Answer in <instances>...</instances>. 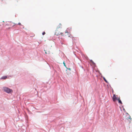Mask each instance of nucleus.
<instances>
[{
    "mask_svg": "<svg viewBox=\"0 0 132 132\" xmlns=\"http://www.w3.org/2000/svg\"><path fill=\"white\" fill-rule=\"evenodd\" d=\"M3 89L4 91L7 93H10L12 92V90L9 88L6 87H3Z\"/></svg>",
    "mask_w": 132,
    "mask_h": 132,
    "instance_id": "nucleus-1",
    "label": "nucleus"
},
{
    "mask_svg": "<svg viewBox=\"0 0 132 132\" xmlns=\"http://www.w3.org/2000/svg\"><path fill=\"white\" fill-rule=\"evenodd\" d=\"M68 31H69V29L68 28L65 31V33H68Z\"/></svg>",
    "mask_w": 132,
    "mask_h": 132,
    "instance_id": "nucleus-8",
    "label": "nucleus"
},
{
    "mask_svg": "<svg viewBox=\"0 0 132 132\" xmlns=\"http://www.w3.org/2000/svg\"><path fill=\"white\" fill-rule=\"evenodd\" d=\"M15 24L12 22H8L7 24H6V25L7 26H11L10 28H9V29H10V28L12 27H14V26H15Z\"/></svg>",
    "mask_w": 132,
    "mask_h": 132,
    "instance_id": "nucleus-2",
    "label": "nucleus"
},
{
    "mask_svg": "<svg viewBox=\"0 0 132 132\" xmlns=\"http://www.w3.org/2000/svg\"><path fill=\"white\" fill-rule=\"evenodd\" d=\"M55 34L56 36H58L60 34V32H59L57 30H56Z\"/></svg>",
    "mask_w": 132,
    "mask_h": 132,
    "instance_id": "nucleus-4",
    "label": "nucleus"
},
{
    "mask_svg": "<svg viewBox=\"0 0 132 132\" xmlns=\"http://www.w3.org/2000/svg\"><path fill=\"white\" fill-rule=\"evenodd\" d=\"M62 24L61 23H60L57 27V28L58 29L59 28H62Z\"/></svg>",
    "mask_w": 132,
    "mask_h": 132,
    "instance_id": "nucleus-6",
    "label": "nucleus"
},
{
    "mask_svg": "<svg viewBox=\"0 0 132 132\" xmlns=\"http://www.w3.org/2000/svg\"><path fill=\"white\" fill-rule=\"evenodd\" d=\"M120 97H119L118 98H117V100L118 101V102L119 103H120L121 104H122V103L121 100L120 99Z\"/></svg>",
    "mask_w": 132,
    "mask_h": 132,
    "instance_id": "nucleus-5",
    "label": "nucleus"
},
{
    "mask_svg": "<svg viewBox=\"0 0 132 132\" xmlns=\"http://www.w3.org/2000/svg\"><path fill=\"white\" fill-rule=\"evenodd\" d=\"M45 34V32H43V33H42V34H43V35H44Z\"/></svg>",
    "mask_w": 132,
    "mask_h": 132,
    "instance_id": "nucleus-11",
    "label": "nucleus"
},
{
    "mask_svg": "<svg viewBox=\"0 0 132 132\" xmlns=\"http://www.w3.org/2000/svg\"><path fill=\"white\" fill-rule=\"evenodd\" d=\"M90 61H91V62H92V63H94L92 61V60H90Z\"/></svg>",
    "mask_w": 132,
    "mask_h": 132,
    "instance_id": "nucleus-14",
    "label": "nucleus"
},
{
    "mask_svg": "<svg viewBox=\"0 0 132 132\" xmlns=\"http://www.w3.org/2000/svg\"><path fill=\"white\" fill-rule=\"evenodd\" d=\"M18 24L19 25H21V23H18Z\"/></svg>",
    "mask_w": 132,
    "mask_h": 132,
    "instance_id": "nucleus-12",
    "label": "nucleus"
},
{
    "mask_svg": "<svg viewBox=\"0 0 132 132\" xmlns=\"http://www.w3.org/2000/svg\"><path fill=\"white\" fill-rule=\"evenodd\" d=\"M3 22H4V21H3Z\"/></svg>",
    "mask_w": 132,
    "mask_h": 132,
    "instance_id": "nucleus-16",
    "label": "nucleus"
},
{
    "mask_svg": "<svg viewBox=\"0 0 132 132\" xmlns=\"http://www.w3.org/2000/svg\"><path fill=\"white\" fill-rule=\"evenodd\" d=\"M7 78V77L6 76H4L3 77L1 78L4 79H6Z\"/></svg>",
    "mask_w": 132,
    "mask_h": 132,
    "instance_id": "nucleus-7",
    "label": "nucleus"
},
{
    "mask_svg": "<svg viewBox=\"0 0 132 132\" xmlns=\"http://www.w3.org/2000/svg\"><path fill=\"white\" fill-rule=\"evenodd\" d=\"M118 97H118V95H117L116 96L115 94L113 96V97H112L113 100V101L114 102L116 101V100H117V98Z\"/></svg>",
    "mask_w": 132,
    "mask_h": 132,
    "instance_id": "nucleus-3",
    "label": "nucleus"
},
{
    "mask_svg": "<svg viewBox=\"0 0 132 132\" xmlns=\"http://www.w3.org/2000/svg\"><path fill=\"white\" fill-rule=\"evenodd\" d=\"M60 34L61 35H63V33H62V32H61V33H60Z\"/></svg>",
    "mask_w": 132,
    "mask_h": 132,
    "instance_id": "nucleus-13",
    "label": "nucleus"
},
{
    "mask_svg": "<svg viewBox=\"0 0 132 132\" xmlns=\"http://www.w3.org/2000/svg\"><path fill=\"white\" fill-rule=\"evenodd\" d=\"M63 63L64 64V66L66 67V65H65V63L64 61L63 62Z\"/></svg>",
    "mask_w": 132,
    "mask_h": 132,
    "instance_id": "nucleus-10",
    "label": "nucleus"
},
{
    "mask_svg": "<svg viewBox=\"0 0 132 132\" xmlns=\"http://www.w3.org/2000/svg\"><path fill=\"white\" fill-rule=\"evenodd\" d=\"M45 53H46H46H46V52H45Z\"/></svg>",
    "mask_w": 132,
    "mask_h": 132,
    "instance_id": "nucleus-15",
    "label": "nucleus"
},
{
    "mask_svg": "<svg viewBox=\"0 0 132 132\" xmlns=\"http://www.w3.org/2000/svg\"><path fill=\"white\" fill-rule=\"evenodd\" d=\"M103 79L107 83H108L107 81L106 80V79H105V78L104 77H103Z\"/></svg>",
    "mask_w": 132,
    "mask_h": 132,
    "instance_id": "nucleus-9",
    "label": "nucleus"
}]
</instances>
